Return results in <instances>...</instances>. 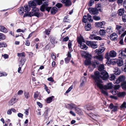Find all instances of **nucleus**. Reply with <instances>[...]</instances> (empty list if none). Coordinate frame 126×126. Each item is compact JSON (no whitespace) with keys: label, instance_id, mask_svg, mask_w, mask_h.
I'll return each mask as SVG.
<instances>
[{"label":"nucleus","instance_id":"1","mask_svg":"<svg viewBox=\"0 0 126 126\" xmlns=\"http://www.w3.org/2000/svg\"><path fill=\"white\" fill-rule=\"evenodd\" d=\"M109 75L108 73L105 70H103L99 73L98 71H96L94 73V75L91 76V77L94 80L96 83V84L97 83H102V81L100 78L103 80L106 79L108 78Z\"/></svg>","mask_w":126,"mask_h":126},{"label":"nucleus","instance_id":"2","mask_svg":"<svg viewBox=\"0 0 126 126\" xmlns=\"http://www.w3.org/2000/svg\"><path fill=\"white\" fill-rule=\"evenodd\" d=\"M125 77L123 75L121 76L118 78L117 79L113 81V83L115 84H118L120 82H122L121 86L123 89H126V81H125Z\"/></svg>","mask_w":126,"mask_h":126},{"label":"nucleus","instance_id":"3","mask_svg":"<svg viewBox=\"0 0 126 126\" xmlns=\"http://www.w3.org/2000/svg\"><path fill=\"white\" fill-rule=\"evenodd\" d=\"M97 83L96 84L97 86L100 89H104L105 90H107L111 88L112 87V84L111 83H108L107 85H105L104 86L101 83Z\"/></svg>","mask_w":126,"mask_h":126},{"label":"nucleus","instance_id":"4","mask_svg":"<svg viewBox=\"0 0 126 126\" xmlns=\"http://www.w3.org/2000/svg\"><path fill=\"white\" fill-rule=\"evenodd\" d=\"M39 9L37 8H35L32 9V11L29 13V16L31 17L35 16L38 17L40 15V13L38 12Z\"/></svg>","mask_w":126,"mask_h":126},{"label":"nucleus","instance_id":"5","mask_svg":"<svg viewBox=\"0 0 126 126\" xmlns=\"http://www.w3.org/2000/svg\"><path fill=\"white\" fill-rule=\"evenodd\" d=\"M77 41L79 43L78 46L80 47H86V45L82 42H84V40L83 37L80 36L77 38Z\"/></svg>","mask_w":126,"mask_h":126},{"label":"nucleus","instance_id":"6","mask_svg":"<svg viewBox=\"0 0 126 126\" xmlns=\"http://www.w3.org/2000/svg\"><path fill=\"white\" fill-rule=\"evenodd\" d=\"M88 21L91 22L93 21L92 16L90 15L89 14H87V16L86 15H84L83 16L82 20L83 22L84 23H86Z\"/></svg>","mask_w":126,"mask_h":126},{"label":"nucleus","instance_id":"7","mask_svg":"<svg viewBox=\"0 0 126 126\" xmlns=\"http://www.w3.org/2000/svg\"><path fill=\"white\" fill-rule=\"evenodd\" d=\"M44 2L41 6L40 10L42 11H44L45 9H46L47 11L49 12L51 8V7H48V4L47 3L45 2Z\"/></svg>","mask_w":126,"mask_h":126},{"label":"nucleus","instance_id":"8","mask_svg":"<svg viewBox=\"0 0 126 126\" xmlns=\"http://www.w3.org/2000/svg\"><path fill=\"white\" fill-rule=\"evenodd\" d=\"M116 55V53L113 50H112L110 52L109 55L108 53H106L105 55V58L107 59H109L110 58L109 57L112 58H113L115 57Z\"/></svg>","mask_w":126,"mask_h":126},{"label":"nucleus","instance_id":"9","mask_svg":"<svg viewBox=\"0 0 126 126\" xmlns=\"http://www.w3.org/2000/svg\"><path fill=\"white\" fill-rule=\"evenodd\" d=\"M116 29L117 30L119 34H120L123 33L125 30L124 28H122L121 26L118 25H116Z\"/></svg>","mask_w":126,"mask_h":126},{"label":"nucleus","instance_id":"10","mask_svg":"<svg viewBox=\"0 0 126 126\" xmlns=\"http://www.w3.org/2000/svg\"><path fill=\"white\" fill-rule=\"evenodd\" d=\"M124 51H119L118 52L119 56L122 58L125 59L126 58V56L125 53L126 52V48H125V49Z\"/></svg>","mask_w":126,"mask_h":126},{"label":"nucleus","instance_id":"11","mask_svg":"<svg viewBox=\"0 0 126 126\" xmlns=\"http://www.w3.org/2000/svg\"><path fill=\"white\" fill-rule=\"evenodd\" d=\"M109 108L111 109H113L112 111L115 112L117 110L118 106H114L112 103H110L109 106Z\"/></svg>","mask_w":126,"mask_h":126},{"label":"nucleus","instance_id":"12","mask_svg":"<svg viewBox=\"0 0 126 126\" xmlns=\"http://www.w3.org/2000/svg\"><path fill=\"white\" fill-rule=\"evenodd\" d=\"M61 2L63 4H65V5L66 6H69L71 4V2L69 0H62Z\"/></svg>","mask_w":126,"mask_h":126},{"label":"nucleus","instance_id":"13","mask_svg":"<svg viewBox=\"0 0 126 126\" xmlns=\"http://www.w3.org/2000/svg\"><path fill=\"white\" fill-rule=\"evenodd\" d=\"M118 36V35L116 33H113L110 35V39L113 41L116 40L117 39Z\"/></svg>","mask_w":126,"mask_h":126},{"label":"nucleus","instance_id":"14","mask_svg":"<svg viewBox=\"0 0 126 126\" xmlns=\"http://www.w3.org/2000/svg\"><path fill=\"white\" fill-rule=\"evenodd\" d=\"M71 57V55L70 52L69 51L68 53L67 57L65 59V61L66 63H67L69 62Z\"/></svg>","mask_w":126,"mask_h":126},{"label":"nucleus","instance_id":"15","mask_svg":"<svg viewBox=\"0 0 126 126\" xmlns=\"http://www.w3.org/2000/svg\"><path fill=\"white\" fill-rule=\"evenodd\" d=\"M86 44L89 47H95L96 46V43L93 42L87 41L86 42Z\"/></svg>","mask_w":126,"mask_h":126},{"label":"nucleus","instance_id":"16","mask_svg":"<svg viewBox=\"0 0 126 126\" xmlns=\"http://www.w3.org/2000/svg\"><path fill=\"white\" fill-rule=\"evenodd\" d=\"M89 11L93 15L96 14L98 13L97 10L95 8H89Z\"/></svg>","mask_w":126,"mask_h":126},{"label":"nucleus","instance_id":"17","mask_svg":"<svg viewBox=\"0 0 126 126\" xmlns=\"http://www.w3.org/2000/svg\"><path fill=\"white\" fill-rule=\"evenodd\" d=\"M88 114L95 121L96 120V119L97 118V117L98 116L97 114L95 115L91 112L90 113Z\"/></svg>","mask_w":126,"mask_h":126},{"label":"nucleus","instance_id":"18","mask_svg":"<svg viewBox=\"0 0 126 126\" xmlns=\"http://www.w3.org/2000/svg\"><path fill=\"white\" fill-rule=\"evenodd\" d=\"M113 72L115 74L117 75H119L121 73L120 70L117 67H115L114 68Z\"/></svg>","mask_w":126,"mask_h":126},{"label":"nucleus","instance_id":"19","mask_svg":"<svg viewBox=\"0 0 126 126\" xmlns=\"http://www.w3.org/2000/svg\"><path fill=\"white\" fill-rule=\"evenodd\" d=\"M35 0L34 1H30L29 3V6L30 7L34 8L36 6V4L35 3Z\"/></svg>","mask_w":126,"mask_h":126},{"label":"nucleus","instance_id":"20","mask_svg":"<svg viewBox=\"0 0 126 126\" xmlns=\"http://www.w3.org/2000/svg\"><path fill=\"white\" fill-rule=\"evenodd\" d=\"M17 99L16 98H12L9 102V105H12L17 101Z\"/></svg>","mask_w":126,"mask_h":126},{"label":"nucleus","instance_id":"21","mask_svg":"<svg viewBox=\"0 0 126 126\" xmlns=\"http://www.w3.org/2000/svg\"><path fill=\"white\" fill-rule=\"evenodd\" d=\"M105 24V22L102 21L96 23L95 24V26L97 27H102L103 24Z\"/></svg>","mask_w":126,"mask_h":126},{"label":"nucleus","instance_id":"22","mask_svg":"<svg viewBox=\"0 0 126 126\" xmlns=\"http://www.w3.org/2000/svg\"><path fill=\"white\" fill-rule=\"evenodd\" d=\"M54 97V96H52L47 98L46 99L47 103H50L52 101Z\"/></svg>","mask_w":126,"mask_h":126},{"label":"nucleus","instance_id":"23","mask_svg":"<svg viewBox=\"0 0 126 126\" xmlns=\"http://www.w3.org/2000/svg\"><path fill=\"white\" fill-rule=\"evenodd\" d=\"M81 80H82V82L80 84L79 86V87H81L84 85L85 82L86 81V79L84 77H82L81 79Z\"/></svg>","mask_w":126,"mask_h":126},{"label":"nucleus","instance_id":"24","mask_svg":"<svg viewBox=\"0 0 126 126\" xmlns=\"http://www.w3.org/2000/svg\"><path fill=\"white\" fill-rule=\"evenodd\" d=\"M116 63L118 66H120L123 64V62L122 59H118L117 60Z\"/></svg>","mask_w":126,"mask_h":126},{"label":"nucleus","instance_id":"25","mask_svg":"<svg viewBox=\"0 0 126 126\" xmlns=\"http://www.w3.org/2000/svg\"><path fill=\"white\" fill-rule=\"evenodd\" d=\"M23 8L24 11L25 12H28L30 10V7L26 5H25Z\"/></svg>","mask_w":126,"mask_h":126},{"label":"nucleus","instance_id":"26","mask_svg":"<svg viewBox=\"0 0 126 126\" xmlns=\"http://www.w3.org/2000/svg\"><path fill=\"white\" fill-rule=\"evenodd\" d=\"M101 49H96L95 50V52L97 53L100 54L102 53L103 52H104L105 50V49L104 48H101Z\"/></svg>","mask_w":126,"mask_h":126},{"label":"nucleus","instance_id":"27","mask_svg":"<svg viewBox=\"0 0 126 126\" xmlns=\"http://www.w3.org/2000/svg\"><path fill=\"white\" fill-rule=\"evenodd\" d=\"M99 64V61L96 60H95L94 62L92 63V65L93 68H95L96 66H98Z\"/></svg>","mask_w":126,"mask_h":126},{"label":"nucleus","instance_id":"28","mask_svg":"<svg viewBox=\"0 0 126 126\" xmlns=\"http://www.w3.org/2000/svg\"><path fill=\"white\" fill-rule=\"evenodd\" d=\"M57 9L56 7H53L51 10V14H54L57 11Z\"/></svg>","mask_w":126,"mask_h":126},{"label":"nucleus","instance_id":"29","mask_svg":"<svg viewBox=\"0 0 126 126\" xmlns=\"http://www.w3.org/2000/svg\"><path fill=\"white\" fill-rule=\"evenodd\" d=\"M124 12L125 10L124 9H120L118 11V13L119 15L121 16L123 15Z\"/></svg>","mask_w":126,"mask_h":126},{"label":"nucleus","instance_id":"30","mask_svg":"<svg viewBox=\"0 0 126 126\" xmlns=\"http://www.w3.org/2000/svg\"><path fill=\"white\" fill-rule=\"evenodd\" d=\"M66 106L68 108L71 109L76 107L75 105L73 104H68Z\"/></svg>","mask_w":126,"mask_h":126},{"label":"nucleus","instance_id":"31","mask_svg":"<svg viewBox=\"0 0 126 126\" xmlns=\"http://www.w3.org/2000/svg\"><path fill=\"white\" fill-rule=\"evenodd\" d=\"M21 59L20 62V64L21 65V66H22L25 63L26 60L25 58H20Z\"/></svg>","mask_w":126,"mask_h":126},{"label":"nucleus","instance_id":"32","mask_svg":"<svg viewBox=\"0 0 126 126\" xmlns=\"http://www.w3.org/2000/svg\"><path fill=\"white\" fill-rule=\"evenodd\" d=\"M21 59L20 62V64L21 65V66H22L25 63L26 60L25 58H20Z\"/></svg>","mask_w":126,"mask_h":126},{"label":"nucleus","instance_id":"33","mask_svg":"<svg viewBox=\"0 0 126 126\" xmlns=\"http://www.w3.org/2000/svg\"><path fill=\"white\" fill-rule=\"evenodd\" d=\"M0 31L4 32H7V30L6 29L2 26H0Z\"/></svg>","mask_w":126,"mask_h":126},{"label":"nucleus","instance_id":"34","mask_svg":"<svg viewBox=\"0 0 126 126\" xmlns=\"http://www.w3.org/2000/svg\"><path fill=\"white\" fill-rule=\"evenodd\" d=\"M84 64L86 65H88L91 64V59H86L84 61Z\"/></svg>","mask_w":126,"mask_h":126},{"label":"nucleus","instance_id":"35","mask_svg":"<svg viewBox=\"0 0 126 126\" xmlns=\"http://www.w3.org/2000/svg\"><path fill=\"white\" fill-rule=\"evenodd\" d=\"M82 52L84 53V54H85V55H84V57L86 59H91L90 55L89 53H86V52L84 51H82Z\"/></svg>","mask_w":126,"mask_h":126},{"label":"nucleus","instance_id":"36","mask_svg":"<svg viewBox=\"0 0 126 126\" xmlns=\"http://www.w3.org/2000/svg\"><path fill=\"white\" fill-rule=\"evenodd\" d=\"M86 30L87 31H89L91 28V25L90 24H88L85 27Z\"/></svg>","mask_w":126,"mask_h":126},{"label":"nucleus","instance_id":"37","mask_svg":"<svg viewBox=\"0 0 126 126\" xmlns=\"http://www.w3.org/2000/svg\"><path fill=\"white\" fill-rule=\"evenodd\" d=\"M100 34L101 35H105L106 33V32L105 30L103 29H101L99 32Z\"/></svg>","mask_w":126,"mask_h":126},{"label":"nucleus","instance_id":"38","mask_svg":"<svg viewBox=\"0 0 126 126\" xmlns=\"http://www.w3.org/2000/svg\"><path fill=\"white\" fill-rule=\"evenodd\" d=\"M24 95L25 97L27 99H28L30 96L29 93L27 92H24Z\"/></svg>","mask_w":126,"mask_h":126},{"label":"nucleus","instance_id":"39","mask_svg":"<svg viewBox=\"0 0 126 126\" xmlns=\"http://www.w3.org/2000/svg\"><path fill=\"white\" fill-rule=\"evenodd\" d=\"M17 56L19 57V59L25 58L24 53L23 52L21 53H18Z\"/></svg>","mask_w":126,"mask_h":126},{"label":"nucleus","instance_id":"40","mask_svg":"<svg viewBox=\"0 0 126 126\" xmlns=\"http://www.w3.org/2000/svg\"><path fill=\"white\" fill-rule=\"evenodd\" d=\"M104 66L103 64L100 65L99 66L98 68V70L100 71V72L104 70Z\"/></svg>","mask_w":126,"mask_h":126},{"label":"nucleus","instance_id":"41","mask_svg":"<svg viewBox=\"0 0 126 126\" xmlns=\"http://www.w3.org/2000/svg\"><path fill=\"white\" fill-rule=\"evenodd\" d=\"M95 58H96L97 59L101 61H102L103 59V57L102 55H100L96 56L95 57Z\"/></svg>","mask_w":126,"mask_h":126},{"label":"nucleus","instance_id":"42","mask_svg":"<svg viewBox=\"0 0 126 126\" xmlns=\"http://www.w3.org/2000/svg\"><path fill=\"white\" fill-rule=\"evenodd\" d=\"M125 94V93L124 92L118 93L117 94L118 96L119 97H122L124 96Z\"/></svg>","mask_w":126,"mask_h":126},{"label":"nucleus","instance_id":"43","mask_svg":"<svg viewBox=\"0 0 126 126\" xmlns=\"http://www.w3.org/2000/svg\"><path fill=\"white\" fill-rule=\"evenodd\" d=\"M121 110H123L126 108V102H125L122 104L120 106Z\"/></svg>","mask_w":126,"mask_h":126},{"label":"nucleus","instance_id":"44","mask_svg":"<svg viewBox=\"0 0 126 126\" xmlns=\"http://www.w3.org/2000/svg\"><path fill=\"white\" fill-rule=\"evenodd\" d=\"M23 9V7H22L18 10L19 13L20 15H22L24 13Z\"/></svg>","mask_w":126,"mask_h":126},{"label":"nucleus","instance_id":"45","mask_svg":"<svg viewBox=\"0 0 126 126\" xmlns=\"http://www.w3.org/2000/svg\"><path fill=\"white\" fill-rule=\"evenodd\" d=\"M7 46V45L6 43L0 42V47H6Z\"/></svg>","mask_w":126,"mask_h":126},{"label":"nucleus","instance_id":"46","mask_svg":"<svg viewBox=\"0 0 126 126\" xmlns=\"http://www.w3.org/2000/svg\"><path fill=\"white\" fill-rule=\"evenodd\" d=\"M115 75L113 74H111V75L109 77V79L110 80H114V81L115 80L114 79H115Z\"/></svg>","mask_w":126,"mask_h":126},{"label":"nucleus","instance_id":"47","mask_svg":"<svg viewBox=\"0 0 126 126\" xmlns=\"http://www.w3.org/2000/svg\"><path fill=\"white\" fill-rule=\"evenodd\" d=\"M107 32L109 33L112 32V29L111 27H108L107 29Z\"/></svg>","mask_w":126,"mask_h":126},{"label":"nucleus","instance_id":"48","mask_svg":"<svg viewBox=\"0 0 126 126\" xmlns=\"http://www.w3.org/2000/svg\"><path fill=\"white\" fill-rule=\"evenodd\" d=\"M5 38L6 37L5 35L2 33H0V40L1 39L4 40L5 39Z\"/></svg>","mask_w":126,"mask_h":126},{"label":"nucleus","instance_id":"49","mask_svg":"<svg viewBox=\"0 0 126 126\" xmlns=\"http://www.w3.org/2000/svg\"><path fill=\"white\" fill-rule=\"evenodd\" d=\"M50 41L51 42L52 44H54L56 43V41L55 40L54 38H51L50 40Z\"/></svg>","mask_w":126,"mask_h":126},{"label":"nucleus","instance_id":"50","mask_svg":"<svg viewBox=\"0 0 126 126\" xmlns=\"http://www.w3.org/2000/svg\"><path fill=\"white\" fill-rule=\"evenodd\" d=\"M75 109L76 111L78 114H79L80 113L81 110L79 108L75 107Z\"/></svg>","mask_w":126,"mask_h":126},{"label":"nucleus","instance_id":"51","mask_svg":"<svg viewBox=\"0 0 126 126\" xmlns=\"http://www.w3.org/2000/svg\"><path fill=\"white\" fill-rule=\"evenodd\" d=\"M39 93L38 91H36L35 92L34 94V98L35 99H36L38 97V96L39 94Z\"/></svg>","mask_w":126,"mask_h":126},{"label":"nucleus","instance_id":"52","mask_svg":"<svg viewBox=\"0 0 126 126\" xmlns=\"http://www.w3.org/2000/svg\"><path fill=\"white\" fill-rule=\"evenodd\" d=\"M111 92L114 95H116L117 94H118V92L117 90L114 89V90L112 91Z\"/></svg>","mask_w":126,"mask_h":126},{"label":"nucleus","instance_id":"53","mask_svg":"<svg viewBox=\"0 0 126 126\" xmlns=\"http://www.w3.org/2000/svg\"><path fill=\"white\" fill-rule=\"evenodd\" d=\"M35 1L39 5H40L42 3V0H35Z\"/></svg>","mask_w":126,"mask_h":126},{"label":"nucleus","instance_id":"54","mask_svg":"<svg viewBox=\"0 0 126 126\" xmlns=\"http://www.w3.org/2000/svg\"><path fill=\"white\" fill-rule=\"evenodd\" d=\"M73 86L71 85L70 87H69L67 91L66 92V93H68L69 92L73 89Z\"/></svg>","mask_w":126,"mask_h":126},{"label":"nucleus","instance_id":"55","mask_svg":"<svg viewBox=\"0 0 126 126\" xmlns=\"http://www.w3.org/2000/svg\"><path fill=\"white\" fill-rule=\"evenodd\" d=\"M103 89H101V92L103 94L105 95H108V93L106 91L103 90Z\"/></svg>","mask_w":126,"mask_h":126},{"label":"nucleus","instance_id":"56","mask_svg":"<svg viewBox=\"0 0 126 126\" xmlns=\"http://www.w3.org/2000/svg\"><path fill=\"white\" fill-rule=\"evenodd\" d=\"M94 108L92 107H89L88 105L86 106V110L88 111L93 110Z\"/></svg>","mask_w":126,"mask_h":126},{"label":"nucleus","instance_id":"57","mask_svg":"<svg viewBox=\"0 0 126 126\" xmlns=\"http://www.w3.org/2000/svg\"><path fill=\"white\" fill-rule=\"evenodd\" d=\"M94 0H91L89 1L88 5L90 6H91L94 3Z\"/></svg>","mask_w":126,"mask_h":126},{"label":"nucleus","instance_id":"58","mask_svg":"<svg viewBox=\"0 0 126 126\" xmlns=\"http://www.w3.org/2000/svg\"><path fill=\"white\" fill-rule=\"evenodd\" d=\"M94 40H102V38L99 36H95L94 37Z\"/></svg>","mask_w":126,"mask_h":126},{"label":"nucleus","instance_id":"59","mask_svg":"<svg viewBox=\"0 0 126 126\" xmlns=\"http://www.w3.org/2000/svg\"><path fill=\"white\" fill-rule=\"evenodd\" d=\"M120 86L119 85H115L114 86V89L115 90H118L120 87Z\"/></svg>","mask_w":126,"mask_h":126},{"label":"nucleus","instance_id":"60","mask_svg":"<svg viewBox=\"0 0 126 126\" xmlns=\"http://www.w3.org/2000/svg\"><path fill=\"white\" fill-rule=\"evenodd\" d=\"M122 20L124 22H126V15H123L122 16Z\"/></svg>","mask_w":126,"mask_h":126},{"label":"nucleus","instance_id":"61","mask_svg":"<svg viewBox=\"0 0 126 126\" xmlns=\"http://www.w3.org/2000/svg\"><path fill=\"white\" fill-rule=\"evenodd\" d=\"M7 75V74L5 72L1 73L0 72V77L2 76H5Z\"/></svg>","mask_w":126,"mask_h":126},{"label":"nucleus","instance_id":"62","mask_svg":"<svg viewBox=\"0 0 126 126\" xmlns=\"http://www.w3.org/2000/svg\"><path fill=\"white\" fill-rule=\"evenodd\" d=\"M94 19L95 20H98L100 19V18L99 16H94L93 17Z\"/></svg>","mask_w":126,"mask_h":126},{"label":"nucleus","instance_id":"63","mask_svg":"<svg viewBox=\"0 0 126 126\" xmlns=\"http://www.w3.org/2000/svg\"><path fill=\"white\" fill-rule=\"evenodd\" d=\"M45 89L48 94L50 93V91L49 90L48 88L47 87L46 85H45Z\"/></svg>","mask_w":126,"mask_h":126},{"label":"nucleus","instance_id":"64","mask_svg":"<svg viewBox=\"0 0 126 126\" xmlns=\"http://www.w3.org/2000/svg\"><path fill=\"white\" fill-rule=\"evenodd\" d=\"M51 58L53 60H55L56 59V57L54 53H52L51 55Z\"/></svg>","mask_w":126,"mask_h":126}]
</instances>
